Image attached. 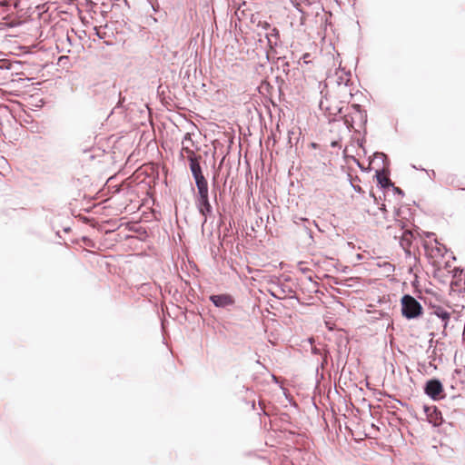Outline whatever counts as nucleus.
<instances>
[{
	"label": "nucleus",
	"mask_w": 465,
	"mask_h": 465,
	"mask_svg": "<svg viewBox=\"0 0 465 465\" xmlns=\"http://www.w3.org/2000/svg\"><path fill=\"white\" fill-rule=\"evenodd\" d=\"M190 162V169L192 171V173L194 177L196 187H200L202 185L208 184L205 177L203 176L202 173V169L200 166V163L197 160V158H193L189 160Z\"/></svg>",
	"instance_id": "7ed1b4c3"
},
{
	"label": "nucleus",
	"mask_w": 465,
	"mask_h": 465,
	"mask_svg": "<svg viewBox=\"0 0 465 465\" xmlns=\"http://www.w3.org/2000/svg\"><path fill=\"white\" fill-rule=\"evenodd\" d=\"M436 250H437L438 252H440V247H437Z\"/></svg>",
	"instance_id": "2eb2a0df"
},
{
	"label": "nucleus",
	"mask_w": 465,
	"mask_h": 465,
	"mask_svg": "<svg viewBox=\"0 0 465 465\" xmlns=\"http://www.w3.org/2000/svg\"><path fill=\"white\" fill-rule=\"evenodd\" d=\"M271 36L275 37L276 40L278 39V37H279V31H278L277 28L274 27V28L272 29Z\"/></svg>",
	"instance_id": "9d476101"
},
{
	"label": "nucleus",
	"mask_w": 465,
	"mask_h": 465,
	"mask_svg": "<svg viewBox=\"0 0 465 465\" xmlns=\"http://www.w3.org/2000/svg\"><path fill=\"white\" fill-rule=\"evenodd\" d=\"M441 317H442V319H447L448 320L450 318V315H449L448 312H444V313H442Z\"/></svg>",
	"instance_id": "9b49d317"
},
{
	"label": "nucleus",
	"mask_w": 465,
	"mask_h": 465,
	"mask_svg": "<svg viewBox=\"0 0 465 465\" xmlns=\"http://www.w3.org/2000/svg\"><path fill=\"white\" fill-rule=\"evenodd\" d=\"M294 5H295L297 8H299L300 4H299V3H294Z\"/></svg>",
	"instance_id": "4468645a"
},
{
	"label": "nucleus",
	"mask_w": 465,
	"mask_h": 465,
	"mask_svg": "<svg viewBox=\"0 0 465 465\" xmlns=\"http://www.w3.org/2000/svg\"><path fill=\"white\" fill-rule=\"evenodd\" d=\"M442 391V384L438 380H430L427 382L425 392L432 399H438Z\"/></svg>",
	"instance_id": "20e7f679"
},
{
	"label": "nucleus",
	"mask_w": 465,
	"mask_h": 465,
	"mask_svg": "<svg viewBox=\"0 0 465 465\" xmlns=\"http://www.w3.org/2000/svg\"><path fill=\"white\" fill-rule=\"evenodd\" d=\"M196 206L205 223L208 216L213 213V208L209 201L208 184L197 187Z\"/></svg>",
	"instance_id": "f257e3e1"
},
{
	"label": "nucleus",
	"mask_w": 465,
	"mask_h": 465,
	"mask_svg": "<svg viewBox=\"0 0 465 465\" xmlns=\"http://www.w3.org/2000/svg\"><path fill=\"white\" fill-rule=\"evenodd\" d=\"M181 154L183 157H186L188 160L196 158L194 147L185 145V148L182 147Z\"/></svg>",
	"instance_id": "0eeeda50"
},
{
	"label": "nucleus",
	"mask_w": 465,
	"mask_h": 465,
	"mask_svg": "<svg viewBox=\"0 0 465 465\" xmlns=\"http://www.w3.org/2000/svg\"><path fill=\"white\" fill-rule=\"evenodd\" d=\"M185 145L194 147V143L192 140L191 134L189 133L185 134L183 142H182V147L185 148Z\"/></svg>",
	"instance_id": "6e6552de"
},
{
	"label": "nucleus",
	"mask_w": 465,
	"mask_h": 465,
	"mask_svg": "<svg viewBox=\"0 0 465 465\" xmlns=\"http://www.w3.org/2000/svg\"><path fill=\"white\" fill-rule=\"evenodd\" d=\"M210 300L216 307H226L234 303L233 298L229 294L212 295Z\"/></svg>",
	"instance_id": "39448f33"
},
{
	"label": "nucleus",
	"mask_w": 465,
	"mask_h": 465,
	"mask_svg": "<svg viewBox=\"0 0 465 465\" xmlns=\"http://www.w3.org/2000/svg\"><path fill=\"white\" fill-rule=\"evenodd\" d=\"M462 283H465V280L463 281V282H462Z\"/></svg>",
	"instance_id": "dca6fc26"
},
{
	"label": "nucleus",
	"mask_w": 465,
	"mask_h": 465,
	"mask_svg": "<svg viewBox=\"0 0 465 465\" xmlns=\"http://www.w3.org/2000/svg\"><path fill=\"white\" fill-rule=\"evenodd\" d=\"M412 239H413V233L411 230H404L400 237V243H401V246L404 249V250H407L408 248H410L411 242H412Z\"/></svg>",
	"instance_id": "423d86ee"
},
{
	"label": "nucleus",
	"mask_w": 465,
	"mask_h": 465,
	"mask_svg": "<svg viewBox=\"0 0 465 465\" xmlns=\"http://www.w3.org/2000/svg\"><path fill=\"white\" fill-rule=\"evenodd\" d=\"M302 63L303 64H309L312 62L311 60V54L309 53H306L302 55Z\"/></svg>",
	"instance_id": "1a4fd4ad"
},
{
	"label": "nucleus",
	"mask_w": 465,
	"mask_h": 465,
	"mask_svg": "<svg viewBox=\"0 0 465 465\" xmlns=\"http://www.w3.org/2000/svg\"><path fill=\"white\" fill-rule=\"evenodd\" d=\"M264 28H269L270 27V25L268 23H264Z\"/></svg>",
	"instance_id": "ddd939ff"
},
{
	"label": "nucleus",
	"mask_w": 465,
	"mask_h": 465,
	"mask_svg": "<svg viewBox=\"0 0 465 465\" xmlns=\"http://www.w3.org/2000/svg\"><path fill=\"white\" fill-rule=\"evenodd\" d=\"M401 307L402 314L408 319L416 318L422 313L421 305L411 295L402 297Z\"/></svg>",
	"instance_id": "f03ea898"
},
{
	"label": "nucleus",
	"mask_w": 465,
	"mask_h": 465,
	"mask_svg": "<svg viewBox=\"0 0 465 465\" xmlns=\"http://www.w3.org/2000/svg\"><path fill=\"white\" fill-rule=\"evenodd\" d=\"M398 225H399V226H401V229H403V228H404V225H403V223H402V222H399V223H398Z\"/></svg>",
	"instance_id": "f8f14e48"
}]
</instances>
